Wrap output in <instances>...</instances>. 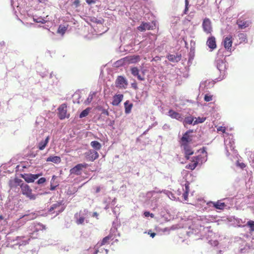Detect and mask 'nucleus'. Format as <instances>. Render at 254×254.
I'll use <instances>...</instances> for the list:
<instances>
[{"label": "nucleus", "mask_w": 254, "mask_h": 254, "mask_svg": "<svg viewBox=\"0 0 254 254\" xmlns=\"http://www.w3.org/2000/svg\"><path fill=\"white\" fill-rule=\"evenodd\" d=\"M116 86L120 89H126L127 86V81L123 76H118L115 81Z\"/></svg>", "instance_id": "423d86ee"}, {"label": "nucleus", "mask_w": 254, "mask_h": 254, "mask_svg": "<svg viewBox=\"0 0 254 254\" xmlns=\"http://www.w3.org/2000/svg\"><path fill=\"white\" fill-rule=\"evenodd\" d=\"M24 238V237H17L16 238V241H17L16 243L15 244L16 245H18L19 246H25L28 244V242L29 241V239L27 240H22V239Z\"/></svg>", "instance_id": "393cba45"}, {"label": "nucleus", "mask_w": 254, "mask_h": 254, "mask_svg": "<svg viewBox=\"0 0 254 254\" xmlns=\"http://www.w3.org/2000/svg\"><path fill=\"white\" fill-rule=\"evenodd\" d=\"M42 174H24L22 175V178L27 183H33L35 180L37 179L40 176H42Z\"/></svg>", "instance_id": "9d476101"}, {"label": "nucleus", "mask_w": 254, "mask_h": 254, "mask_svg": "<svg viewBox=\"0 0 254 254\" xmlns=\"http://www.w3.org/2000/svg\"><path fill=\"white\" fill-rule=\"evenodd\" d=\"M102 114H105L107 116H109V113L108 111L106 109H103L102 110Z\"/></svg>", "instance_id": "3c124183"}, {"label": "nucleus", "mask_w": 254, "mask_h": 254, "mask_svg": "<svg viewBox=\"0 0 254 254\" xmlns=\"http://www.w3.org/2000/svg\"><path fill=\"white\" fill-rule=\"evenodd\" d=\"M148 234L149 235H150V237H151L152 238H154V237L155 236V235H156V233H152V232H151V231H149L148 232Z\"/></svg>", "instance_id": "864d4df0"}, {"label": "nucleus", "mask_w": 254, "mask_h": 254, "mask_svg": "<svg viewBox=\"0 0 254 254\" xmlns=\"http://www.w3.org/2000/svg\"><path fill=\"white\" fill-rule=\"evenodd\" d=\"M233 38L232 35H229L225 37L223 40V44L225 49L229 52L232 51V46Z\"/></svg>", "instance_id": "6e6552de"}, {"label": "nucleus", "mask_w": 254, "mask_h": 254, "mask_svg": "<svg viewBox=\"0 0 254 254\" xmlns=\"http://www.w3.org/2000/svg\"><path fill=\"white\" fill-rule=\"evenodd\" d=\"M6 44L4 41H1L0 42V47L2 48L5 46Z\"/></svg>", "instance_id": "5fc2aeb1"}, {"label": "nucleus", "mask_w": 254, "mask_h": 254, "mask_svg": "<svg viewBox=\"0 0 254 254\" xmlns=\"http://www.w3.org/2000/svg\"><path fill=\"white\" fill-rule=\"evenodd\" d=\"M189 0H185V8L184 11V13L185 14H187L189 11Z\"/></svg>", "instance_id": "4c0bfd02"}, {"label": "nucleus", "mask_w": 254, "mask_h": 254, "mask_svg": "<svg viewBox=\"0 0 254 254\" xmlns=\"http://www.w3.org/2000/svg\"><path fill=\"white\" fill-rule=\"evenodd\" d=\"M90 144L96 150H99L101 148V144L97 141H93L91 142Z\"/></svg>", "instance_id": "7c9ffc66"}, {"label": "nucleus", "mask_w": 254, "mask_h": 254, "mask_svg": "<svg viewBox=\"0 0 254 254\" xmlns=\"http://www.w3.org/2000/svg\"><path fill=\"white\" fill-rule=\"evenodd\" d=\"M144 215L146 217L150 216L151 217L153 218L154 216V215L153 213H150L149 211L144 212Z\"/></svg>", "instance_id": "a18cd8bd"}, {"label": "nucleus", "mask_w": 254, "mask_h": 254, "mask_svg": "<svg viewBox=\"0 0 254 254\" xmlns=\"http://www.w3.org/2000/svg\"><path fill=\"white\" fill-rule=\"evenodd\" d=\"M46 180L45 178H41L38 180L37 183L38 184H42L46 182Z\"/></svg>", "instance_id": "49530a36"}, {"label": "nucleus", "mask_w": 254, "mask_h": 254, "mask_svg": "<svg viewBox=\"0 0 254 254\" xmlns=\"http://www.w3.org/2000/svg\"><path fill=\"white\" fill-rule=\"evenodd\" d=\"M87 213L86 210L79 211L74 214L75 222L77 225H83L86 219Z\"/></svg>", "instance_id": "7ed1b4c3"}, {"label": "nucleus", "mask_w": 254, "mask_h": 254, "mask_svg": "<svg viewBox=\"0 0 254 254\" xmlns=\"http://www.w3.org/2000/svg\"><path fill=\"white\" fill-rule=\"evenodd\" d=\"M87 167L88 164L86 163L78 164L70 170V174H73L77 176L80 175L81 174L82 169L86 168Z\"/></svg>", "instance_id": "20e7f679"}, {"label": "nucleus", "mask_w": 254, "mask_h": 254, "mask_svg": "<svg viewBox=\"0 0 254 254\" xmlns=\"http://www.w3.org/2000/svg\"><path fill=\"white\" fill-rule=\"evenodd\" d=\"M213 204L214 207L218 209H223L226 206L224 202H221L220 201L213 202Z\"/></svg>", "instance_id": "c756f323"}, {"label": "nucleus", "mask_w": 254, "mask_h": 254, "mask_svg": "<svg viewBox=\"0 0 254 254\" xmlns=\"http://www.w3.org/2000/svg\"><path fill=\"white\" fill-rule=\"evenodd\" d=\"M239 37L240 39H244V41L247 40L246 35L244 33H241L239 35Z\"/></svg>", "instance_id": "de8ad7c7"}, {"label": "nucleus", "mask_w": 254, "mask_h": 254, "mask_svg": "<svg viewBox=\"0 0 254 254\" xmlns=\"http://www.w3.org/2000/svg\"><path fill=\"white\" fill-rule=\"evenodd\" d=\"M96 92H91L90 93L89 96H88V97L87 98V99L85 100V103L86 105H88L89 104H90L91 101H92L93 98L95 97V96L96 95Z\"/></svg>", "instance_id": "c85d7f7f"}, {"label": "nucleus", "mask_w": 254, "mask_h": 254, "mask_svg": "<svg viewBox=\"0 0 254 254\" xmlns=\"http://www.w3.org/2000/svg\"><path fill=\"white\" fill-rule=\"evenodd\" d=\"M50 137L48 136L44 140H42L40 142H39L38 144V148L40 150H44L45 147L47 146L49 141Z\"/></svg>", "instance_id": "5701e85b"}, {"label": "nucleus", "mask_w": 254, "mask_h": 254, "mask_svg": "<svg viewBox=\"0 0 254 254\" xmlns=\"http://www.w3.org/2000/svg\"><path fill=\"white\" fill-rule=\"evenodd\" d=\"M125 106V112L126 114H128L131 112L133 104L129 102V101H127L124 103Z\"/></svg>", "instance_id": "a878e982"}, {"label": "nucleus", "mask_w": 254, "mask_h": 254, "mask_svg": "<svg viewBox=\"0 0 254 254\" xmlns=\"http://www.w3.org/2000/svg\"><path fill=\"white\" fill-rule=\"evenodd\" d=\"M22 181L18 178L10 179L8 182V186L10 189H15L18 186H20L21 187V185H22Z\"/></svg>", "instance_id": "ddd939ff"}, {"label": "nucleus", "mask_w": 254, "mask_h": 254, "mask_svg": "<svg viewBox=\"0 0 254 254\" xmlns=\"http://www.w3.org/2000/svg\"><path fill=\"white\" fill-rule=\"evenodd\" d=\"M86 2L88 4H91L93 3H95L96 1H95V0H86Z\"/></svg>", "instance_id": "09e8293b"}, {"label": "nucleus", "mask_w": 254, "mask_h": 254, "mask_svg": "<svg viewBox=\"0 0 254 254\" xmlns=\"http://www.w3.org/2000/svg\"><path fill=\"white\" fill-rule=\"evenodd\" d=\"M188 194H189L188 192H184L183 197H184L185 200H187L188 199Z\"/></svg>", "instance_id": "603ef678"}, {"label": "nucleus", "mask_w": 254, "mask_h": 254, "mask_svg": "<svg viewBox=\"0 0 254 254\" xmlns=\"http://www.w3.org/2000/svg\"><path fill=\"white\" fill-rule=\"evenodd\" d=\"M137 29L141 32H143L146 30L153 29V27L150 25L149 23L143 22L137 27Z\"/></svg>", "instance_id": "412c9836"}, {"label": "nucleus", "mask_w": 254, "mask_h": 254, "mask_svg": "<svg viewBox=\"0 0 254 254\" xmlns=\"http://www.w3.org/2000/svg\"><path fill=\"white\" fill-rule=\"evenodd\" d=\"M62 202H57L53 204L49 208V211L52 212V211L55 210L56 212V215L59 214L64 210V207L62 206Z\"/></svg>", "instance_id": "1a4fd4ad"}, {"label": "nucleus", "mask_w": 254, "mask_h": 254, "mask_svg": "<svg viewBox=\"0 0 254 254\" xmlns=\"http://www.w3.org/2000/svg\"><path fill=\"white\" fill-rule=\"evenodd\" d=\"M100 191V187H98L96 189V192L98 193Z\"/></svg>", "instance_id": "13d9d810"}, {"label": "nucleus", "mask_w": 254, "mask_h": 254, "mask_svg": "<svg viewBox=\"0 0 254 254\" xmlns=\"http://www.w3.org/2000/svg\"><path fill=\"white\" fill-rule=\"evenodd\" d=\"M90 109H91L90 108H87L86 109L82 111V112L79 115V118H82L83 117H86L89 114Z\"/></svg>", "instance_id": "473e14b6"}, {"label": "nucleus", "mask_w": 254, "mask_h": 254, "mask_svg": "<svg viewBox=\"0 0 254 254\" xmlns=\"http://www.w3.org/2000/svg\"><path fill=\"white\" fill-rule=\"evenodd\" d=\"M131 85V87L134 89H137L138 88L136 82L132 83Z\"/></svg>", "instance_id": "8fccbe9b"}, {"label": "nucleus", "mask_w": 254, "mask_h": 254, "mask_svg": "<svg viewBox=\"0 0 254 254\" xmlns=\"http://www.w3.org/2000/svg\"><path fill=\"white\" fill-rule=\"evenodd\" d=\"M113 236L112 235H109L108 236L104 238L101 242H99L96 246V248L101 247V246L105 245H107L109 244V242L111 240H113Z\"/></svg>", "instance_id": "2eb2a0df"}, {"label": "nucleus", "mask_w": 254, "mask_h": 254, "mask_svg": "<svg viewBox=\"0 0 254 254\" xmlns=\"http://www.w3.org/2000/svg\"><path fill=\"white\" fill-rule=\"evenodd\" d=\"M202 158L203 157L201 155H198L197 156L192 157V160H191V162L186 165V168L191 170H193L196 167L199 162H200L201 164L202 163Z\"/></svg>", "instance_id": "f03ea898"}, {"label": "nucleus", "mask_w": 254, "mask_h": 254, "mask_svg": "<svg viewBox=\"0 0 254 254\" xmlns=\"http://www.w3.org/2000/svg\"><path fill=\"white\" fill-rule=\"evenodd\" d=\"M72 5H73L75 7H78L80 5V1L79 0H75L72 4Z\"/></svg>", "instance_id": "c03bdc74"}, {"label": "nucleus", "mask_w": 254, "mask_h": 254, "mask_svg": "<svg viewBox=\"0 0 254 254\" xmlns=\"http://www.w3.org/2000/svg\"><path fill=\"white\" fill-rule=\"evenodd\" d=\"M206 44L211 50H214L216 48V40L214 36L209 37L206 42Z\"/></svg>", "instance_id": "dca6fc26"}, {"label": "nucleus", "mask_w": 254, "mask_h": 254, "mask_svg": "<svg viewBox=\"0 0 254 254\" xmlns=\"http://www.w3.org/2000/svg\"><path fill=\"white\" fill-rule=\"evenodd\" d=\"M56 178V176L54 175L52 177V180H51V187H50V190H54L56 189V188L57 187L58 185H53V182L54 181V180Z\"/></svg>", "instance_id": "c9c22d12"}, {"label": "nucleus", "mask_w": 254, "mask_h": 254, "mask_svg": "<svg viewBox=\"0 0 254 254\" xmlns=\"http://www.w3.org/2000/svg\"><path fill=\"white\" fill-rule=\"evenodd\" d=\"M123 94H116L113 97L112 104L113 106H118L123 99Z\"/></svg>", "instance_id": "f3484780"}, {"label": "nucleus", "mask_w": 254, "mask_h": 254, "mask_svg": "<svg viewBox=\"0 0 254 254\" xmlns=\"http://www.w3.org/2000/svg\"><path fill=\"white\" fill-rule=\"evenodd\" d=\"M160 59H161L160 57H159L158 56H156L154 58H153V59L152 60L153 61H157V60H160Z\"/></svg>", "instance_id": "4d7b16f0"}, {"label": "nucleus", "mask_w": 254, "mask_h": 254, "mask_svg": "<svg viewBox=\"0 0 254 254\" xmlns=\"http://www.w3.org/2000/svg\"><path fill=\"white\" fill-rule=\"evenodd\" d=\"M246 226L250 228L249 231L250 233L254 232V221L250 220L248 221L246 224Z\"/></svg>", "instance_id": "2f4dec72"}, {"label": "nucleus", "mask_w": 254, "mask_h": 254, "mask_svg": "<svg viewBox=\"0 0 254 254\" xmlns=\"http://www.w3.org/2000/svg\"><path fill=\"white\" fill-rule=\"evenodd\" d=\"M168 115L172 119H175L179 121H182L183 119L181 114L171 109L168 112Z\"/></svg>", "instance_id": "6ab92c4d"}, {"label": "nucleus", "mask_w": 254, "mask_h": 254, "mask_svg": "<svg viewBox=\"0 0 254 254\" xmlns=\"http://www.w3.org/2000/svg\"><path fill=\"white\" fill-rule=\"evenodd\" d=\"M193 121V118L192 117H188L185 118V122L188 124H192Z\"/></svg>", "instance_id": "58836bf2"}, {"label": "nucleus", "mask_w": 254, "mask_h": 254, "mask_svg": "<svg viewBox=\"0 0 254 254\" xmlns=\"http://www.w3.org/2000/svg\"><path fill=\"white\" fill-rule=\"evenodd\" d=\"M239 166H240V167L242 169L244 168L245 167H246V165L243 163H241L239 164Z\"/></svg>", "instance_id": "6e6d98bb"}, {"label": "nucleus", "mask_w": 254, "mask_h": 254, "mask_svg": "<svg viewBox=\"0 0 254 254\" xmlns=\"http://www.w3.org/2000/svg\"><path fill=\"white\" fill-rule=\"evenodd\" d=\"M34 21L37 23H45L46 22V20L42 17H39L38 18H34Z\"/></svg>", "instance_id": "ea45409f"}, {"label": "nucleus", "mask_w": 254, "mask_h": 254, "mask_svg": "<svg viewBox=\"0 0 254 254\" xmlns=\"http://www.w3.org/2000/svg\"><path fill=\"white\" fill-rule=\"evenodd\" d=\"M181 146L184 148L186 158L187 159H189L190 156L193 154V151L192 150L191 147L189 145V144Z\"/></svg>", "instance_id": "4468645a"}, {"label": "nucleus", "mask_w": 254, "mask_h": 254, "mask_svg": "<svg viewBox=\"0 0 254 254\" xmlns=\"http://www.w3.org/2000/svg\"><path fill=\"white\" fill-rule=\"evenodd\" d=\"M190 184L188 182H186L185 184V189L184 190V192L189 193L190 191Z\"/></svg>", "instance_id": "37998d69"}, {"label": "nucleus", "mask_w": 254, "mask_h": 254, "mask_svg": "<svg viewBox=\"0 0 254 254\" xmlns=\"http://www.w3.org/2000/svg\"><path fill=\"white\" fill-rule=\"evenodd\" d=\"M217 131L219 132V131H220V132H222V133H225L226 132V128L225 127H219L217 128Z\"/></svg>", "instance_id": "79ce46f5"}, {"label": "nucleus", "mask_w": 254, "mask_h": 254, "mask_svg": "<svg viewBox=\"0 0 254 254\" xmlns=\"http://www.w3.org/2000/svg\"><path fill=\"white\" fill-rule=\"evenodd\" d=\"M217 67L218 69L221 72L224 73L226 69V64L222 60H218L217 61Z\"/></svg>", "instance_id": "4be33fe9"}, {"label": "nucleus", "mask_w": 254, "mask_h": 254, "mask_svg": "<svg viewBox=\"0 0 254 254\" xmlns=\"http://www.w3.org/2000/svg\"><path fill=\"white\" fill-rule=\"evenodd\" d=\"M167 58L169 61L172 62H178L181 60V56L174 55H169L167 56Z\"/></svg>", "instance_id": "bb28decb"}, {"label": "nucleus", "mask_w": 254, "mask_h": 254, "mask_svg": "<svg viewBox=\"0 0 254 254\" xmlns=\"http://www.w3.org/2000/svg\"><path fill=\"white\" fill-rule=\"evenodd\" d=\"M97 249L96 250L94 254H107L108 251L103 248L99 249V247L96 248Z\"/></svg>", "instance_id": "72a5a7b5"}, {"label": "nucleus", "mask_w": 254, "mask_h": 254, "mask_svg": "<svg viewBox=\"0 0 254 254\" xmlns=\"http://www.w3.org/2000/svg\"><path fill=\"white\" fill-rule=\"evenodd\" d=\"M140 60V57L139 56H133L130 58L129 61L131 63H136Z\"/></svg>", "instance_id": "f704fd0d"}, {"label": "nucleus", "mask_w": 254, "mask_h": 254, "mask_svg": "<svg viewBox=\"0 0 254 254\" xmlns=\"http://www.w3.org/2000/svg\"><path fill=\"white\" fill-rule=\"evenodd\" d=\"M191 132H192V130H189L183 134L180 141L181 145H187L191 142V137L190 135Z\"/></svg>", "instance_id": "9b49d317"}, {"label": "nucleus", "mask_w": 254, "mask_h": 254, "mask_svg": "<svg viewBox=\"0 0 254 254\" xmlns=\"http://www.w3.org/2000/svg\"><path fill=\"white\" fill-rule=\"evenodd\" d=\"M131 74L134 76H137V79L140 81L144 80V78L141 76L139 74V70L137 67H133L130 69Z\"/></svg>", "instance_id": "aec40b11"}, {"label": "nucleus", "mask_w": 254, "mask_h": 254, "mask_svg": "<svg viewBox=\"0 0 254 254\" xmlns=\"http://www.w3.org/2000/svg\"><path fill=\"white\" fill-rule=\"evenodd\" d=\"M67 106L65 104H62L58 109V116L61 120L65 118H68L69 115H67Z\"/></svg>", "instance_id": "39448f33"}, {"label": "nucleus", "mask_w": 254, "mask_h": 254, "mask_svg": "<svg viewBox=\"0 0 254 254\" xmlns=\"http://www.w3.org/2000/svg\"><path fill=\"white\" fill-rule=\"evenodd\" d=\"M205 119H206L205 118L198 117L196 119V120L193 123V125L203 123L205 121Z\"/></svg>", "instance_id": "e433bc0d"}, {"label": "nucleus", "mask_w": 254, "mask_h": 254, "mask_svg": "<svg viewBox=\"0 0 254 254\" xmlns=\"http://www.w3.org/2000/svg\"><path fill=\"white\" fill-rule=\"evenodd\" d=\"M20 188L23 195H25L31 200L36 199V195L32 193V190L29 186L23 183L22 185H21Z\"/></svg>", "instance_id": "f257e3e1"}, {"label": "nucleus", "mask_w": 254, "mask_h": 254, "mask_svg": "<svg viewBox=\"0 0 254 254\" xmlns=\"http://www.w3.org/2000/svg\"><path fill=\"white\" fill-rule=\"evenodd\" d=\"M47 162H52L55 164H59L61 162L60 157L58 156H50L46 159Z\"/></svg>", "instance_id": "b1692460"}, {"label": "nucleus", "mask_w": 254, "mask_h": 254, "mask_svg": "<svg viewBox=\"0 0 254 254\" xmlns=\"http://www.w3.org/2000/svg\"><path fill=\"white\" fill-rule=\"evenodd\" d=\"M85 155L86 159L90 161H93L99 157L98 153L93 150H89Z\"/></svg>", "instance_id": "f8f14e48"}, {"label": "nucleus", "mask_w": 254, "mask_h": 254, "mask_svg": "<svg viewBox=\"0 0 254 254\" xmlns=\"http://www.w3.org/2000/svg\"><path fill=\"white\" fill-rule=\"evenodd\" d=\"M251 22L248 20H245L241 19H239L237 21V24L238 25L239 28L240 29H244L246 27H248Z\"/></svg>", "instance_id": "a211bd4d"}, {"label": "nucleus", "mask_w": 254, "mask_h": 254, "mask_svg": "<svg viewBox=\"0 0 254 254\" xmlns=\"http://www.w3.org/2000/svg\"><path fill=\"white\" fill-rule=\"evenodd\" d=\"M202 152H205L206 153V152L204 149L203 150Z\"/></svg>", "instance_id": "bf43d9fd"}, {"label": "nucleus", "mask_w": 254, "mask_h": 254, "mask_svg": "<svg viewBox=\"0 0 254 254\" xmlns=\"http://www.w3.org/2000/svg\"><path fill=\"white\" fill-rule=\"evenodd\" d=\"M204 100L206 102H209L212 100V95L207 94L204 96Z\"/></svg>", "instance_id": "a19ab883"}, {"label": "nucleus", "mask_w": 254, "mask_h": 254, "mask_svg": "<svg viewBox=\"0 0 254 254\" xmlns=\"http://www.w3.org/2000/svg\"><path fill=\"white\" fill-rule=\"evenodd\" d=\"M202 27L204 32L207 34H210L212 31V23L210 20L208 18L203 19Z\"/></svg>", "instance_id": "0eeeda50"}, {"label": "nucleus", "mask_w": 254, "mask_h": 254, "mask_svg": "<svg viewBox=\"0 0 254 254\" xmlns=\"http://www.w3.org/2000/svg\"><path fill=\"white\" fill-rule=\"evenodd\" d=\"M67 29V26H64L63 25H60L59 26L58 29L57 30V33L58 34H61L62 36H63L65 33Z\"/></svg>", "instance_id": "cd10ccee"}]
</instances>
